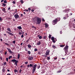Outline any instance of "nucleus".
I'll use <instances>...</instances> for the list:
<instances>
[{
	"mask_svg": "<svg viewBox=\"0 0 75 75\" xmlns=\"http://www.w3.org/2000/svg\"><path fill=\"white\" fill-rule=\"evenodd\" d=\"M35 18L37 19L36 20L37 22H36V24H40L41 23V21H42L41 19L38 17H36Z\"/></svg>",
	"mask_w": 75,
	"mask_h": 75,
	"instance_id": "nucleus-1",
	"label": "nucleus"
},
{
	"mask_svg": "<svg viewBox=\"0 0 75 75\" xmlns=\"http://www.w3.org/2000/svg\"><path fill=\"white\" fill-rule=\"evenodd\" d=\"M57 21H58V18L55 19V20H53L52 21L53 25H55L57 23Z\"/></svg>",
	"mask_w": 75,
	"mask_h": 75,
	"instance_id": "nucleus-2",
	"label": "nucleus"
},
{
	"mask_svg": "<svg viewBox=\"0 0 75 75\" xmlns=\"http://www.w3.org/2000/svg\"><path fill=\"white\" fill-rule=\"evenodd\" d=\"M37 66V65L36 64H34V66H33V74L35 72L36 69V67ZM32 68H33V66L32 67Z\"/></svg>",
	"mask_w": 75,
	"mask_h": 75,
	"instance_id": "nucleus-3",
	"label": "nucleus"
},
{
	"mask_svg": "<svg viewBox=\"0 0 75 75\" xmlns=\"http://www.w3.org/2000/svg\"><path fill=\"white\" fill-rule=\"evenodd\" d=\"M50 52V51L49 50H47V52H46L45 53V54L44 55V56L45 57H47V55L48 56Z\"/></svg>",
	"mask_w": 75,
	"mask_h": 75,
	"instance_id": "nucleus-4",
	"label": "nucleus"
},
{
	"mask_svg": "<svg viewBox=\"0 0 75 75\" xmlns=\"http://www.w3.org/2000/svg\"><path fill=\"white\" fill-rule=\"evenodd\" d=\"M11 61L14 62H15V64L17 66V63L18 62V61H17L15 59H13L11 60Z\"/></svg>",
	"mask_w": 75,
	"mask_h": 75,
	"instance_id": "nucleus-5",
	"label": "nucleus"
},
{
	"mask_svg": "<svg viewBox=\"0 0 75 75\" xmlns=\"http://www.w3.org/2000/svg\"><path fill=\"white\" fill-rule=\"evenodd\" d=\"M68 47H65L64 48V50L65 51V53H67L68 52Z\"/></svg>",
	"mask_w": 75,
	"mask_h": 75,
	"instance_id": "nucleus-6",
	"label": "nucleus"
},
{
	"mask_svg": "<svg viewBox=\"0 0 75 75\" xmlns=\"http://www.w3.org/2000/svg\"><path fill=\"white\" fill-rule=\"evenodd\" d=\"M28 59H29L30 61L32 60L33 59V57L32 56H29V57H28Z\"/></svg>",
	"mask_w": 75,
	"mask_h": 75,
	"instance_id": "nucleus-7",
	"label": "nucleus"
},
{
	"mask_svg": "<svg viewBox=\"0 0 75 75\" xmlns=\"http://www.w3.org/2000/svg\"><path fill=\"white\" fill-rule=\"evenodd\" d=\"M6 33H8V34H9V35H12V36H13V35H14L13 34L10 32H6Z\"/></svg>",
	"mask_w": 75,
	"mask_h": 75,
	"instance_id": "nucleus-8",
	"label": "nucleus"
},
{
	"mask_svg": "<svg viewBox=\"0 0 75 75\" xmlns=\"http://www.w3.org/2000/svg\"><path fill=\"white\" fill-rule=\"evenodd\" d=\"M69 9H66L64 10V11L65 13H68V12H69Z\"/></svg>",
	"mask_w": 75,
	"mask_h": 75,
	"instance_id": "nucleus-9",
	"label": "nucleus"
},
{
	"mask_svg": "<svg viewBox=\"0 0 75 75\" xmlns=\"http://www.w3.org/2000/svg\"><path fill=\"white\" fill-rule=\"evenodd\" d=\"M14 17L16 19H17L18 18H19V16H17L16 15V14L14 15Z\"/></svg>",
	"mask_w": 75,
	"mask_h": 75,
	"instance_id": "nucleus-10",
	"label": "nucleus"
},
{
	"mask_svg": "<svg viewBox=\"0 0 75 75\" xmlns=\"http://www.w3.org/2000/svg\"><path fill=\"white\" fill-rule=\"evenodd\" d=\"M41 44V41L39 40L38 41V42L37 43V45H40Z\"/></svg>",
	"mask_w": 75,
	"mask_h": 75,
	"instance_id": "nucleus-11",
	"label": "nucleus"
},
{
	"mask_svg": "<svg viewBox=\"0 0 75 75\" xmlns=\"http://www.w3.org/2000/svg\"><path fill=\"white\" fill-rule=\"evenodd\" d=\"M8 52H10V53H12V52L11 50L10 49H8Z\"/></svg>",
	"mask_w": 75,
	"mask_h": 75,
	"instance_id": "nucleus-12",
	"label": "nucleus"
},
{
	"mask_svg": "<svg viewBox=\"0 0 75 75\" xmlns=\"http://www.w3.org/2000/svg\"><path fill=\"white\" fill-rule=\"evenodd\" d=\"M2 11H4V13H6V9L5 8H3L2 9Z\"/></svg>",
	"mask_w": 75,
	"mask_h": 75,
	"instance_id": "nucleus-13",
	"label": "nucleus"
},
{
	"mask_svg": "<svg viewBox=\"0 0 75 75\" xmlns=\"http://www.w3.org/2000/svg\"><path fill=\"white\" fill-rule=\"evenodd\" d=\"M7 30H8V31H9V32H11V30H10V28H7Z\"/></svg>",
	"mask_w": 75,
	"mask_h": 75,
	"instance_id": "nucleus-14",
	"label": "nucleus"
},
{
	"mask_svg": "<svg viewBox=\"0 0 75 75\" xmlns=\"http://www.w3.org/2000/svg\"><path fill=\"white\" fill-rule=\"evenodd\" d=\"M17 28H18V29H19V30H21V29H22V28H21V26L18 27H17Z\"/></svg>",
	"mask_w": 75,
	"mask_h": 75,
	"instance_id": "nucleus-15",
	"label": "nucleus"
},
{
	"mask_svg": "<svg viewBox=\"0 0 75 75\" xmlns=\"http://www.w3.org/2000/svg\"><path fill=\"white\" fill-rule=\"evenodd\" d=\"M45 28H47V27H48V25H47V24H45Z\"/></svg>",
	"mask_w": 75,
	"mask_h": 75,
	"instance_id": "nucleus-16",
	"label": "nucleus"
},
{
	"mask_svg": "<svg viewBox=\"0 0 75 75\" xmlns=\"http://www.w3.org/2000/svg\"><path fill=\"white\" fill-rule=\"evenodd\" d=\"M51 36H52L51 35H49V38L50 39H51Z\"/></svg>",
	"mask_w": 75,
	"mask_h": 75,
	"instance_id": "nucleus-17",
	"label": "nucleus"
},
{
	"mask_svg": "<svg viewBox=\"0 0 75 75\" xmlns=\"http://www.w3.org/2000/svg\"><path fill=\"white\" fill-rule=\"evenodd\" d=\"M20 57V54H18V57H17L18 59H19Z\"/></svg>",
	"mask_w": 75,
	"mask_h": 75,
	"instance_id": "nucleus-18",
	"label": "nucleus"
},
{
	"mask_svg": "<svg viewBox=\"0 0 75 75\" xmlns=\"http://www.w3.org/2000/svg\"><path fill=\"white\" fill-rule=\"evenodd\" d=\"M64 46H65V45H60V47H64Z\"/></svg>",
	"mask_w": 75,
	"mask_h": 75,
	"instance_id": "nucleus-19",
	"label": "nucleus"
},
{
	"mask_svg": "<svg viewBox=\"0 0 75 75\" xmlns=\"http://www.w3.org/2000/svg\"><path fill=\"white\" fill-rule=\"evenodd\" d=\"M12 58V56H9V57H8V59H11Z\"/></svg>",
	"mask_w": 75,
	"mask_h": 75,
	"instance_id": "nucleus-20",
	"label": "nucleus"
},
{
	"mask_svg": "<svg viewBox=\"0 0 75 75\" xmlns=\"http://www.w3.org/2000/svg\"><path fill=\"white\" fill-rule=\"evenodd\" d=\"M39 39H42V36H40L39 37Z\"/></svg>",
	"mask_w": 75,
	"mask_h": 75,
	"instance_id": "nucleus-21",
	"label": "nucleus"
},
{
	"mask_svg": "<svg viewBox=\"0 0 75 75\" xmlns=\"http://www.w3.org/2000/svg\"><path fill=\"white\" fill-rule=\"evenodd\" d=\"M28 47H31V46L30 44H28Z\"/></svg>",
	"mask_w": 75,
	"mask_h": 75,
	"instance_id": "nucleus-22",
	"label": "nucleus"
},
{
	"mask_svg": "<svg viewBox=\"0 0 75 75\" xmlns=\"http://www.w3.org/2000/svg\"><path fill=\"white\" fill-rule=\"evenodd\" d=\"M3 5L4 6V7H6V4H3Z\"/></svg>",
	"mask_w": 75,
	"mask_h": 75,
	"instance_id": "nucleus-23",
	"label": "nucleus"
},
{
	"mask_svg": "<svg viewBox=\"0 0 75 75\" xmlns=\"http://www.w3.org/2000/svg\"><path fill=\"white\" fill-rule=\"evenodd\" d=\"M52 41L53 42H54V43H55V39L52 40Z\"/></svg>",
	"mask_w": 75,
	"mask_h": 75,
	"instance_id": "nucleus-24",
	"label": "nucleus"
},
{
	"mask_svg": "<svg viewBox=\"0 0 75 75\" xmlns=\"http://www.w3.org/2000/svg\"><path fill=\"white\" fill-rule=\"evenodd\" d=\"M38 50L36 48V49H34V51L35 52L37 51Z\"/></svg>",
	"mask_w": 75,
	"mask_h": 75,
	"instance_id": "nucleus-25",
	"label": "nucleus"
},
{
	"mask_svg": "<svg viewBox=\"0 0 75 75\" xmlns=\"http://www.w3.org/2000/svg\"><path fill=\"white\" fill-rule=\"evenodd\" d=\"M50 59V57H47V59L48 60H49Z\"/></svg>",
	"mask_w": 75,
	"mask_h": 75,
	"instance_id": "nucleus-26",
	"label": "nucleus"
},
{
	"mask_svg": "<svg viewBox=\"0 0 75 75\" xmlns=\"http://www.w3.org/2000/svg\"><path fill=\"white\" fill-rule=\"evenodd\" d=\"M51 40H54V38L53 37H52L51 38Z\"/></svg>",
	"mask_w": 75,
	"mask_h": 75,
	"instance_id": "nucleus-27",
	"label": "nucleus"
},
{
	"mask_svg": "<svg viewBox=\"0 0 75 75\" xmlns=\"http://www.w3.org/2000/svg\"><path fill=\"white\" fill-rule=\"evenodd\" d=\"M5 71V69H3V70L2 71L3 72H4V71Z\"/></svg>",
	"mask_w": 75,
	"mask_h": 75,
	"instance_id": "nucleus-28",
	"label": "nucleus"
},
{
	"mask_svg": "<svg viewBox=\"0 0 75 75\" xmlns=\"http://www.w3.org/2000/svg\"><path fill=\"white\" fill-rule=\"evenodd\" d=\"M29 41H30V40H29V39H28L26 40V42H28Z\"/></svg>",
	"mask_w": 75,
	"mask_h": 75,
	"instance_id": "nucleus-29",
	"label": "nucleus"
},
{
	"mask_svg": "<svg viewBox=\"0 0 75 75\" xmlns=\"http://www.w3.org/2000/svg\"><path fill=\"white\" fill-rule=\"evenodd\" d=\"M37 67H38L37 68L38 69H39L40 67V66L39 65L38 66H37Z\"/></svg>",
	"mask_w": 75,
	"mask_h": 75,
	"instance_id": "nucleus-30",
	"label": "nucleus"
},
{
	"mask_svg": "<svg viewBox=\"0 0 75 75\" xmlns=\"http://www.w3.org/2000/svg\"><path fill=\"white\" fill-rule=\"evenodd\" d=\"M12 42L13 44H15L16 43V41L14 40Z\"/></svg>",
	"mask_w": 75,
	"mask_h": 75,
	"instance_id": "nucleus-31",
	"label": "nucleus"
},
{
	"mask_svg": "<svg viewBox=\"0 0 75 75\" xmlns=\"http://www.w3.org/2000/svg\"><path fill=\"white\" fill-rule=\"evenodd\" d=\"M21 3H23V1L21 0L20 1Z\"/></svg>",
	"mask_w": 75,
	"mask_h": 75,
	"instance_id": "nucleus-32",
	"label": "nucleus"
},
{
	"mask_svg": "<svg viewBox=\"0 0 75 75\" xmlns=\"http://www.w3.org/2000/svg\"><path fill=\"white\" fill-rule=\"evenodd\" d=\"M18 34L20 35H21V34H22V33L21 32H19L18 33Z\"/></svg>",
	"mask_w": 75,
	"mask_h": 75,
	"instance_id": "nucleus-33",
	"label": "nucleus"
},
{
	"mask_svg": "<svg viewBox=\"0 0 75 75\" xmlns=\"http://www.w3.org/2000/svg\"><path fill=\"white\" fill-rule=\"evenodd\" d=\"M8 58L7 57H6V61H7V62H8Z\"/></svg>",
	"mask_w": 75,
	"mask_h": 75,
	"instance_id": "nucleus-34",
	"label": "nucleus"
},
{
	"mask_svg": "<svg viewBox=\"0 0 75 75\" xmlns=\"http://www.w3.org/2000/svg\"><path fill=\"white\" fill-rule=\"evenodd\" d=\"M43 39H46V36H44L43 37Z\"/></svg>",
	"mask_w": 75,
	"mask_h": 75,
	"instance_id": "nucleus-35",
	"label": "nucleus"
},
{
	"mask_svg": "<svg viewBox=\"0 0 75 75\" xmlns=\"http://www.w3.org/2000/svg\"><path fill=\"white\" fill-rule=\"evenodd\" d=\"M28 54H30V51H28Z\"/></svg>",
	"mask_w": 75,
	"mask_h": 75,
	"instance_id": "nucleus-36",
	"label": "nucleus"
},
{
	"mask_svg": "<svg viewBox=\"0 0 75 75\" xmlns=\"http://www.w3.org/2000/svg\"><path fill=\"white\" fill-rule=\"evenodd\" d=\"M4 65H6L7 64V63H6V62H5L4 63Z\"/></svg>",
	"mask_w": 75,
	"mask_h": 75,
	"instance_id": "nucleus-37",
	"label": "nucleus"
},
{
	"mask_svg": "<svg viewBox=\"0 0 75 75\" xmlns=\"http://www.w3.org/2000/svg\"><path fill=\"white\" fill-rule=\"evenodd\" d=\"M5 45H9V44L7 43H5Z\"/></svg>",
	"mask_w": 75,
	"mask_h": 75,
	"instance_id": "nucleus-38",
	"label": "nucleus"
},
{
	"mask_svg": "<svg viewBox=\"0 0 75 75\" xmlns=\"http://www.w3.org/2000/svg\"><path fill=\"white\" fill-rule=\"evenodd\" d=\"M32 28H35V29H36V28L33 25L32 26Z\"/></svg>",
	"mask_w": 75,
	"mask_h": 75,
	"instance_id": "nucleus-39",
	"label": "nucleus"
},
{
	"mask_svg": "<svg viewBox=\"0 0 75 75\" xmlns=\"http://www.w3.org/2000/svg\"><path fill=\"white\" fill-rule=\"evenodd\" d=\"M33 22L34 23H36V21H35V20L34 21V20L33 21Z\"/></svg>",
	"mask_w": 75,
	"mask_h": 75,
	"instance_id": "nucleus-40",
	"label": "nucleus"
},
{
	"mask_svg": "<svg viewBox=\"0 0 75 75\" xmlns=\"http://www.w3.org/2000/svg\"><path fill=\"white\" fill-rule=\"evenodd\" d=\"M4 3H7V1L6 0H4Z\"/></svg>",
	"mask_w": 75,
	"mask_h": 75,
	"instance_id": "nucleus-41",
	"label": "nucleus"
},
{
	"mask_svg": "<svg viewBox=\"0 0 75 75\" xmlns=\"http://www.w3.org/2000/svg\"><path fill=\"white\" fill-rule=\"evenodd\" d=\"M0 21H2V18L1 17H0ZM0 22H1V21H0Z\"/></svg>",
	"mask_w": 75,
	"mask_h": 75,
	"instance_id": "nucleus-42",
	"label": "nucleus"
},
{
	"mask_svg": "<svg viewBox=\"0 0 75 75\" xmlns=\"http://www.w3.org/2000/svg\"><path fill=\"white\" fill-rule=\"evenodd\" d=\"M38 54L39 55H41V52H38Z\"/></svg>",
	"mask_w": 75,
	"mask_h": 75,
	"instance_id": "nucleus-43",
	"label": "nucleus"
},
{
	"mask_svg": "<svg viewBox=\"0 0 75 75\" xmlns=\"http://www.w3.org/2000/svg\"><path fill=\"white\" fill-rule=\"evenodd\" d=\"M29 66L30 67H32V64H30Z\"/></svg>",
	"mask_w": 75,
	"mask_h": 75,
	"instance_id": "nucleus-44",
	"label": "nucleus"
},
{
	"mask_svg": "<svg viewBox=\"0 0 75 75\" xmlns=\"http://www.w3.org/2000/svg\"><path fill=\"white\" fill-rule=\"evenodd\" d=\"M21 69H20V70H19V73H21Z\"/></svg>",
	"mask_w": 75,
	"mask_h": 75,
	"instance_id": "nucleus-45",
	"label": "nucleus"
},
{
	"mask_svg": "<svg viewBox=\"0 0 75 75\" xmlns=\"http://www.w3.org/2000/svg\"><path fill=\"white\" fill-rule=\"evenodd\" d=\"M23 37H24V35H23V34L21 36V38H23Z\"/></svg>",
	"mask_w": 75,
	"mask_h": 75,
	"instance_id": "nucleus-46",
	"label": "nucleus"
},
{
	"mask_svg": "<svg viewBox=\"0 0 75 75\" xmlns=\"http://www.w3.org/2000/svg\"><path fill=\"white\" fill-rule=\"evenodd\" d=\"M14 71L15 72H16L17 71V69H15L14 70Z\"/></svg>",
	"mask_w": 75,
	"mask_h": 75,
	"instance_id": "nucleus-47",
	"label": "nucleus"
},
{
	"mask_svg": "<svg viewBox=\"0 0 75 75\" xmlns=\"http://www.w3.org/2000/svg\"><path fill=\"white\" fill-rule=\"evenodd\" d=\"M28 10H29V11H30V10H31V8H28Z\"/></svg>",
	"mask_w": 75,
	"mask_h": 75,
	"instance_id": "nucleus-48",
	"label": "nucleus"
},
{
	"mask_svg": "<svg viewBox=\"0 0 75 75\" xmlns=\"http://www.w3.org/2000/svg\"><path fill=\"white\" fill-rule=\"evenodd\" d=\"M12 2H13V4H15V3H16V1H13Z\"/></svg>",
	"mask_w": 75,
	"mask_h": 75,
	"instance_id": "nucleus-49",
	"label": "nucleus"
},
{
	"mask_svg": "<svg viewBox=\"0 0 75 75\" xmlns=\"http://www.w3.org/2000/svg\"><path fill=\"white\" fill-rule=\"evenodd\" d=\"M25 11L26 12H28V10L27 9H25Z\"/></svg>",
	"mask_w": 75,
	"mask_h": 75,
	"instance_id": "nucleus-50",
	"label": "nucleus"
},
{
	"mask_svg": "<svg viewBox=\"0 0 75 75\" xmlns=\"http://www.w3.org/2000/svg\"><path fill=\"white\" fill-rule=\"evenodd\" d=\"M7 52H5V53H4V55H6L7 54Z\"/></svg>",
	"mask_w": 75,
	"mask_h": 75,
	"instance_id": "nucleus-51",
	"label": "nucleus"
},
{
	"mask_svg": "<svg viewBox=\"0 0 75 75\" xmlns=\"http://www.w3.org/2000/svg\"><path fill=\"white\" fill-rule=\"evenodd\" d=\"M27 67L28 68H29L30 67V66L29 65H28L27 66Z\"/></svg>",
	"mask_w": 75,
	"mask_h": 75,
	"instance_id": "nucleus-52",
	"label": "nucleus"
},
{
	"mask_svg": "<svg viewBox=\"0 0 75 75\" xmlns=\"http://www.w3.org/2000/svg\"><path fill=\"white\" fill-rule=\"evenodd\" d=\"M60 34H62V31H60Z\"/></svg>",
	"mask_w": 75,
	"mask_h": 75,
	"instance_id": "nucleus-53",
	"label": "nucleus"
},
{
	"mask_svg": "<svg viewBox=\"0 0 75 75\" xmlns=\"http://www.w3.org/2000/svg\"><path fill=\"white\" fill-rule=\"evenodd\" d=\"M31 11H32V12H34V10L33 9H32Z\"/></svg>",
	"mask_w": 75,
	"mask_h": 75,
	"instance_id": "nucleus-54",
	"label": "nucleus"
},
{
	"mask_svg": "<svg viewBox=\"0 0 75 75\" xmlns=\"http://www.w3.org/2000/svg\"><path fill=\"white\" fill-rule=\"evenodd\" d=\"M28 62H25V64H28Z\"/></svg>",
	"mask_w": 75,
	"mask_h": 75,
	"instance_id": "nucleus-55",
	"label": "nucleus"
},
{
	"mask_svg": "<svg viewBox=\"0 0 75 75\" xmlns=\"http://www.w3.org/2000/svg\"><path fill=\"white\" fill-rule=\"evenodd\" d=\"M45 21V20L44 19V18H42V21H43H43Z\"/></svg>",
	"mask_w": 75,
	"mask_h": 75,
	"instance_id": "nucleus-56",
	"label": "nucleus"
},
{
	"mask_svg": "<svg viewBox=\"0 0 75 75\" xmlns=\"http://www.w3.org/2000/svg\"><path fill=\"white\" fill-rule=\"evenodd\" d=\"M61 71H61V70H60V71H58V73H60L61 72Z\"/></svg>",
	"mask_w": 75,
	"mask_h": 75,
	"instance_id": "nucleus-57",
	"label": "nucleus"
},
{
	"mask_svg": "<svg viewBox=\"0 0 75 75\" xmlns=\"http://www.w3.org/2000/svg\"><path fill=\"white\" fill-rule=\"evenodd\" d=\"M25 51H28V50H27V49L26 48H25Z\"/></svg>",
	"mask_w": 75,
	"mask_h": 75,
	"instance_id": "nucleus-58",
	"label": "nucleus"
},
{
	"mask_svg": "<svg viewBox=\"0 0 75 75\" xmlns=\"http://www.w3.org/2000/svg\"><path fill=\"white\" fill-rule=\"evenodd\" d=\"M8 10H10V7H9L8 9Z\"/></svg>",
	"mask_w": 75,
	"mask_h": 75,
	"instance_id": "nucleus-59",
	"label": "nucleus"
},
{
	"mask_svg": "<svg viewBox=\"0 0 75 75\" xmlns=\"http://www.w3.org/2000/svg\"><path fill=\"white\" fill-rule=\"evenodd\" d=\"M7 75H11V74L10 73H8L7 74Z\"/></svg>",
	"mask_w": 75,
	"mask_h": 75,
	"instance_id": "nucleus-60",
	"label": "nucleus"
},
{
	"mask_svg": "<svg viewBox=\"0 0 75 75\" xmlns=\"http://www.w3.org/2000/svg\"><path fill=\"white\" fill-rule=\"evenodd\" d=\"M63 19H64V20H65V19H66V17H64L63 18Z\"/></svg>",
	"mask_w": 75,
	"mask_h": 75,
	"instance_id": "nucleus-61",
	"label": "nucleus"
},
{
	"mask_svg": "<svg viewBox=\"0 0 75 75\" xmlns=\"http://www.w3.org/2000/svg\"><path fill=\"white\" fill-rule=\"evenodd\" d=\"M4 1V0H1V3H2Z\"/></svg>",
	"mask_w": 75,
	"mask_h": 75,
	"instance_id": "nucleus-62",
	"label": "nucleus"
},
{
	"mask_svg": "<svg viewBox=\"0 0 75 75\" xmlns=\"http://www.w3.org/2000/svg\"><path fill=\"white\" fill-rule=\"evenodd\" d=\"M0 59H1V60H2V57H1Z\"/></svg>",
	"mask_w": 75,
	"mask_h": 75,
	"instance_id": "nucleus-63",
	"label": "nucleus"
},
{
	"mask_svg": "<svg viewBox=\"0 0 75 75\" xmlns=\"http://www.w3.org/2000/svg\"><path fill=\"white\" fill-rule=\"evenodd\" d=\"M52 47H55V45H53L52 46Z\"/></svg>",
	"mask_w": 75,
	"mask_h": 75,
	"instance_id": "nucleus-64",
	"label": "nucleus"
}]
</instances>
